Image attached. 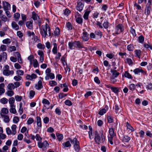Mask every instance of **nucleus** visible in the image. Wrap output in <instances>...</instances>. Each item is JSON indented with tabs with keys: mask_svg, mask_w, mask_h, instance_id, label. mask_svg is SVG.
Wrapping results in <instances>:
<instances>
[{
	"mask_svg": "<svg viewBox=\"0 0 152 152\" xmlns=\"http://www.w3.org/2000/svg\"><path fill=\"white\" fill-rule=\"evenodd\" d=\"M107 119L108 122L109 123H111L113 122V118L111 116H108L107 117Z\"/></svg>",
	"mask_w": 152,
	"mask_h": 152,
	"instance_id": "nucleus-52",
	"label": "nucleus"
},
{
	"mask_svg": "<svg viewBox=\"0 0 152 152\" xmlns=\"http://www.w3.org/2000/svg\"><path fill=\"white\" fill-rule=\"evenodd\" d=\"M34 40V42H40V40L37 36H34L33 37Z\"/></svg>",
	"mask_w": 152,
	"mask_h": 152,
	"instance_id": "nucleus-63",
	"label": "nucleus"
},
{
	"mask_svg": "<svg viewBox=\"0 0 152 152\" xmlns=\"http://www.w3.org/2000/svg\"><path fill=\"white\" fill-rule=\"evenodd\" d=\"M74 149L75 151L77 152H78L80 150V142L79 141L77 142L76 144H75L73 146Z\"/></svg>",
	"mask_w": 152,
	"mask_h": 152,
	"instance_id": "nucleus-19",
	"label": "nucleus"
},
{
	"mask_svg": "<svg viewBox=\"0 0 152 152\" xmlns=\"http://www.w3.org/2000/svg\"><path fill=\"white\" fill-rule=\"evenodd\" d=\"M22 79V77L19 75H18L14 77V79L16 81H19Z\"/></svg>",
	"mask_w": 152,
	"mask_h": 152,
	"instance_id": "nucleus-64",
	"label": "nucleus"
},
{
	"mask_svg": "<svg viewBox=\"0 0 152 152\" xmlns=\"http://www.w3.org/2000/svg\"><path fill=\"white\" fill-rule=\"evenodd\" d=\"M108 108V107H107L106 108V109H105V108L102 109L99 111L98 114L101 115H102L106 113L107 110Z\"/></svg>",
	"mask_w": 152,
	"mask_h": 152,
	"instance_id": "nucleus-27",
	"label": "nucleus"
},
{
	"mask_svg": "<svg viewBox=\"0 0 152 152\" xmlns=\"http://www.w3.org/2000/svg\"><path fill=\"white\" fill-rule=\"evenodd\" d=\"M56 136L58 141H61L63 139V136L62 134L57 133L56 134Z\"/></svg>",
	"mask_w": 152,
	"mask_h": 152,
	"instance_id": "nucleus-41",
	"label": "nucleus"
},
{
	"mask_svg": "<svg viewBox=\"0 0 152 152\" xmlns=\"http://www.w3.org/2000/svg\"><path fill=\"white\" fill-rule=\"evenodd\" d=\"M54 35L56 36H58L60 34V30L58 27H56L55 30L54 32Z\"/></svg>",
	"mask_w": 152,
	"mask_h": 152,
	"instance_id": "nucleus-31",
	"label": "nucleus"
},
{
	"mask_svg": "<svg viewBox=\"0 0 152 152\" xmlns=\"http://www.w3.org/2000/svg\"><path fill=\"white\" fill-rule=\"evenodd\" d=\"M55 78V75L54 74L51 73L48 74H47L45 77V79L46 80H49L50 79L52 80Z\"/></svg>",
	"mask_w": 152,
	"mask_h": 152,
	"instance_id": "nucleus-15",
	"label": "nucleus"
},
{
	"mask_svg": "<svg viewBox=\"0 0 152 152\" xmlns=\"http://www.w3.org/2000/svg\"><path fill=\"white\" fill-rule=\"evenodd\" d=\"M0 115L1 118H4V121L5 122L8 123L10 121V119L8 115L3 114L2 113H0Z\"/></svg>",
	"mask_w": 152,
	"mask_h": 152,
	"instance_id": "nucleus-13",
	"label": "nucleus"
},
{
	"mask_svg": "<svg viewBox=\"0 0 152 152\" xmlns=\"http://www.w3.org/2000/svg\"><path fill=\"white\" fill-rule=\"evenodd\" d=\"M69 140L71 143L73 144L74 145L75 144H76V143L78 142L79 141H78L76 138H74L73 139H72L70 138H69Z\"/></svg>",
	"mask_w": 152,
	"mask_h": 152,
	"instance_id": "nucleus-26",
	"label": "nucleus"
},
{
	"mask_svg": "<svg viewBox=\"0 0 152 152\" xmlns=\"http://www.w3.org/2000/svg\"><path fill=\"white\" fill-rule=\"evenodd\" d=\"M49 84L51 86H56L57 84V83L54 80H51L50 81Z\"/></svg>",
	"mask_w": 152,
	"mask_h": 152,
	"instance_id": "nucleus-55",
	"label": "nucleus"
},
{
	"mask_svg": "<svg viewBox=\"0 0 152 152\" xmlns=\"http://www.w3.org/2000/svg\"><path fill=\"white\" fill-rule=\"evenodd\" d=\"M7 94L9 96H12L14 94V92L12 90L8 91L7 93Z\"/></svg>",
	"mask_w": 152,
	"mask_h": 152,
	"instance_id": "nucleus-54",
	"label": "nucleus"
},
{
	"mask_svg": "<svg viewBox=\"0 0 152 152\" xmlns=\"http://www.w3.org/2000/svg\"><path fill=\"white\" fill-rule=\"evenodd\" d=\"M35 138L37 141H41L42 140V138L38 134H36Z\"/></svg>",
	"mask_w": 152,
	"mask_h": 152,
	"instance_id": "nucleus-61",
	"label": "nucleus"
},
{
	"mask_svg": "<svg viewBox=\"0 0 152 152\" xmlns=\"http://www.w3.org/2000/svg\"><path fill=\"white\" fill-rule=\"evenodd\" d=\"M37 47L39 49H44L45 48V46L41 43H39L37 45Z\"/></svg>",
	"mask_w": 152,
	"mask_h": 152,
	"instance_id": "nucleus-49",
	"label": "nucleus"
},
{
	"mask_svg": "<svg viewBox=\"0 0 152 152\" xmlns=\"http://www.w3.org/2000/svg\"><path fill=\"white\" fill-rule=\"evenodd\" d=\"M126 62L130 66H132L133 64V62L132 60L130 58H128L126 59Z\"/></svg>",
	"mask_w": 152,
	"mask_h": 152,
	"instance_id": "nucleus-42",
	"label": "nucleus"
},
{
	"mask_svg": "<svg viewBox=\"0 0 152 152\" xmlns=\"http://www.w3.org/2000/svg\"><path fill=\"white\" fill-rule=\"evenodd\" d=\"M67 94L63 93H60L58 94V96L60 99H62L64 97L66 96Z\"/></svg>",
	"mask_w": 152,
	"mask_h": 152,
	"instance_id": "nucleus-57",
	"label": "nucleus"
},
{
	"mask_svg": "<svg viewBox=\"0 0 152 152\" xmlns=\"http://www.w3.org/2000/svg\"><path fill=\"white\" fill-rule=\"evenodd\" d=\"M34 121V120L32 118H29L27 121V124L30 125L32 124Z\"/></svg>",
	"mask_w": 152,
	"mask_h": 152,
	"instance_id": "nucleus-56",
	"label": "nucleus"
},
{
	"mask_svg": "<svg viewBox=\"0 0 152 152\" xmlns=\"http://www.w3.org/2000/svg\"><path fill=\"white\" fill-rule=\"evenodd\" d=\"M144 40V38L142 35L139 36L138 37V41L140 43H142Z\"/></svg>",
	"mask_w": 152,
	"mask_h": 152,
	"instance_id": "nucleus-51",
	"label": "nucleus"
},
{
	"mask_svg": "<svg viewBox=\"0 0 152 152\" xmlns=\"http://www.w3.org/2000/svg\"><path fill=\"white\" fill-rule=\"evenodd\" d=\"M1 102L3 104H6L8 102V99L5 98H3L1 99Z\"/></svg>",
	"mask_w": 152,
	"mask_h": 152,
	"instance_id": "nucleus-59",
	"label": "nucleus"
},
{
	"mask_svg": "<svg viewBox=\"0 0 152 152\" xmlns=\"http://www.w3.org/2000/svg\"><path fill=\"white\" fill-rule=\"evenodd\" d=\"M13 17L15 19V21H18L20 17V14L18 12L15 13L14 14Z\"/></svg>",
	"mask_w": 152,
	"mask_h": 152,
	"instance_id": "nucleus-25",
	"label": "nucleus"
},
{
	"mask_svg": "<svg viewBox=\"0 0 152 152\" xmlns=\"http://www.w3.org/2000/svg\"><path fill=\"white\" fill-rule=\"evenodd\" d=\"M94 140L98 144H104L106 142L105 136H104L103 132L99 134L97 131L95 132Z\"/></svg>",
	"mask_w": 152,
	"mask_h": 152,
	"instance_id": "nucleus-1",
	"label": "nucleus"
},
{
	"mask_svg": "<svg viewBox=\"0 0 152 152\" xmlns=\"http://www.w3.org/2000/svg\"><path fill=\"white\" fill-rule=\"evenodd\" d=\"M83 35L81 37L83 41L86 42L88 41L89 39L88 37V35L87 32L84 31L83 33Z\"/></svg>",
	"mask_w": 152,
	"mask_h": 152,
	"instance_id": "nucleus-10",
	"label": "nucleus"
},
{
	"mask_svg": "<svg viewBox=\"0 0 152 152\" xmlns=\"http://www.w3.org/2000/svg\"><path fill=\"white\" fill-rule=\"evenodd\" d=\"M62 145L64 148L70 147L71 146L69 140L68 141L65 142L63 143L62 144Z\"/></svg>",
	"mask_w": 152,
	"mask_h": 152,
	"instance_id": "nucleus-28",
	"label": "nucleus"
},
{
	"mask_svg": "<svg viewBox=\"0 0 152 152\" xmlns=\"http://www.w3.org/2000/svg\"><path fill=\"white\" fill-rule=\"evenodd\" d=\"M143 46L146 49H150L152 50V45H149L148 44L145 43L143 45Z\"/></svg>",
	"mask_w": 152,
	"mask_h": 152,
	"instance_id": "nucleus-48",
	"label": "nucleus"
},
{
	"mask_svg": "<svg viewBox=\"0 0 152 152\" xmlns=\"http://www.w3.org/2000/svg\"><path fill=\"white\" fill-rule=\"evenodd\" d=\"M5 85L4 83L0 84V95H1L5 92V89L4 88Z\"/></svg>",
	"mask_w": 152,
	"mask_h": 152,
	"instance_id": "nucleus-17",
	"label": "nucleus"
},
{
	"mask_svg": "<svg viewBox=\"0 0 152 152\" xmlns=\"http://www.w3.org/2000/svg\"><path fill=\"white\" fill-rule=\"evenodd\" d=\"M15 100L13 97H11L9 99V102L10 104V106L12 105H15L14 103L15 102Z\"/></svg>",
	"mask_w": 152,
	"mask_h": 152,
	"instance_id": "nucleus-37",
	"label": "nucleus"
},
{
	"mask_svg": "<svg viewBox=\"0 0 152 152\" xmlns=\"http://www.w3.org/2000/svg\"><path fill=\"white\" fill-rule=\"evenodd\" d=\"M38 146L39 148H42L43 151H45L48 147L49 144L46 140H45L42 142L40 141L38 142Z\"/></svg>",
	"mask_w": 152,
	"mask_h": 152,
	"instance_id": "nucleus-4",
	"label": "nucleus"
},
{
	"mask_svg": "<svg viewBox=\"0 0 152 152\" xmlns=\"http://www.w3.org/2000/svg\"><path fill=\"white\" fill-rule=\"evenodd\" d=\"M109 133L110 136L114 137L115 136L116 134L114 132V129L112 128H110L109 129Z\"/></svg>",
	"mask_w": 152,
	"mask_h": 152,
	"instance_id": "nucleus-20",
	"label": "nucleus"
},
{
	"mask_svg": "<svg viewBox=\"0 0 152 152\" xmlns=\"http://www.w3.org/2000/svg\"><path fill=\"white\" fill-rule=\"evenodd\" d=\"M124 76L125 77H127L129 79H132L133 77L127 71L125 72Z\"/></svg>",
	"mask_w": 152,
	"mask_h": 152,
	"instance_id": "nucleus-43",
	"label": "nucleus"
},
{
	"mask_svg": "<svg viewBox=\"0 0 152 152\" xmlns=\"http://www.w3.org/2000/svg\"><path fill=\"white\" fill-rule=\"evenodd\" d=\"M66 26L68 30H71L73 29V26L70 23L68 22L66 24Z\"/></svg>",
	"mask_w": 152,
	"mask_h": 152,
	"instance_id": "nucleus-32",
	"label": "nucleus"
},
{
	"mask_svg": "<svg viewBox=\"0 0 152 152\" xmlns=\"http://www.w3.org/2000/svg\"><path fill=\"white\" fill-rule=\"evenodd\" d=\"M110 72L112 73L113 76L115 78L117 77L120 74L118 72L117 70H112V69H111Z\"/></svg>",
	"mask_w": 152,
	"mask_h": 152,
	"instance_id": "nucleus-18",
	"label": "nucleus"
},
{
	"mask_svg": "<svg viewBox=\"0 0 152 152\" xmlns=\"http://www.w3.org/2000/svg\"><path fill=\"white\" fill-rule=\"evenodd\" d=\"M151 9L150 8L145 7V13L147 16H148L150 14Z\"/></svg>",
	"mask_w": 152,
	"mask_h": 152,
	"instance_id": "nucleus-38",
	"label": "nucleus"
},
{
	"mask_svg": "<svg viewBox=\"0 0 152 152\" xmlns=\"http://www.w3.org/2000/svg\"><path fill=\"white\" fill-rule=\"evenodd\" d=\"M42 103L44 104V107L47 109H48L50 108L49 105L50 103L48 100L45 99H44L42 101Z\"/></svg>",
	"mask_w": 152,
	"mask_h": 152,
	"instance_id": "nucleus-14",
	"label": "nucleus"
},
{
	"mask_svg": "<svg viewBox=\"0 0 152 152\" xmlns=\"http://www.w3.org/2000/svg\"><path fill=\"white\" fill-rule=\"evenodd\" d=\"M0 18L2 21L4 22H6L7 21L8 22L9 21V19H8L5 15L3 14L0 17Z\"/></svg>",
	"mask_w": 152,
	"mask_h": 152,
	"instance_id": "nucleus-29",
	"label": "nucleus"
},
{
	"mask_svg": "<svg viewBox=\"0 0 152 152\" xmlns=\"http://www.w3.org/2000/svg\"><path fill=\"white\" fill-rule=\"evenodd\" d=\"M43 88L42 81L39 80L38 81L37 86L36 87V89L37 90H39Z\"/></svg>",
	"mask_w": 152,
	"mask_h": 152,
	"instance_id": "nucleus-30",
	"label": "nucleus"
},
{
	"mask_svg": "<svg viewBox=\"0 0 152 152\" xmlns=\"http://www.w3.org/2000/svg\"><path fill=\"white\" fill-rule=\"evenodd\" d=\"M91 8H93V7H89L87 9V11L85 12L83 15V18L85 20H87L88 18V15L91 11L90 9Z\"/></svg>",
	"mask_w": 152,
	"mask_h": 152,
	"instance_id": "nucleus-9",
	"label": "nucleus"
},
{
	"mask_svg": "<svg viewBox=\"0 0 152 152\" xmlns=\"http://www.w3.org/2000/svg\"><path fill=\"white\" fill-rule=\"evenodd\" d=\"M2 57L4 59H7V54L5 52H3L2 53V55H0V62L2 60Z\"/></svg>",
	"mask_w": 152,
	"mask_h": 152,
	"instance_id": "nucleus-34",
	"label": "nucleus"
},
{
	"mask_svg": "<svg viewBox=\"0 0 152 152\" xmlns=\"http://www.w3.org/2000/svg\"><path fill=\"white\" fill-rule=\"evenodd\" d=\"M11 108L10 109V113L13 114H15L17 113V111L15 109V106L12 105L10 106Z\"/></svg>",
	"mask_w": 152,
	"mask_h": 152,
	"instance_id": "nucleus-24",
	"label": "nucleus"
},
{
	"mask_svg": "<svg viewBox=\"0 0 152 152\" xmlns=\"http://www.w3.org/2000/svg\"><path fill=\"white\" fill-rule=\"evenodd\" d=\"M11 128L12 130V134L13 135H15L17 133L16 130L17 128L16 125L15 124H13L12 125Z\"/></svg>",
	"mask_w": 152,
	"mask_h": 152,
	"instance_id": "nucleus-21",
	"label": "nucleus"
},
{
	"mask_svg": "<svg viewBox=\"0 0 152 152\" xmlns=\"http://www.w3.org/2000/svg\"><path fill=\"white\" fill-rule=\"evenodd\" d=\"M9 112L8 109L6 108H3L1 109V113H2L3 114H7Z\"/></svg>",
	"mask_w": 152,
	"mask_h": 152,
	"instance_id": "nucleus-40",
	"label": "nucleus"
},
{
	"mask_svg": "<svg viewBox=\"0 0 152 152\" xmlns=\"http://www.w3.org/2000/svg\"><path fill=\"white\" fill-rule=\"evenodd\" d=\"M68 45L69 48L71 49H75L76 48L80 49L85 48L83 43L79 41L69 42Z\"/></svg>",
	"mask_w": 152,
	"mask_h": 152,
	"instance_id": "nucleus-3",
	"label": "nucleus"
},
{
	"mask_svg": "<svg viewBox=\"0 0 152 152\" xmlns=\"http://www.w3.org/2000/svg\"><path fill=\"white\" fill-rule=\"evenodd\" d=\"M47 31L48 32L49 36H51L50 28L48 24L46 23L45 26L42 25L40 29V33L42 36L44 38L46 37L48 35Z\"/></svg>",
	"mask_w": 152,
	"mask_h": 152,
	"instance_id": "nucleus-2",
	"label": "nucleus"
},
{
	"mask_svg": "<svg viewBox=\"0 0 152 152\" xmlns=\"http://www.w3.org/2000/svg\"><path fill=\"white\" fill-rule=\"evenodd\" d=\"M33 66L34 68H36L39 67V64L36 59H34L33 60Z\"/></svg>",
	"mask_w": 152,
	"mask_h": 152,
	"instance_id": "nucleus-36",
	"label": "nucleus"
},
{
	"mask_svg": "<svg viewBox=\"0 0 152 152\" xmlns=\"http://www.w3.org/2000/svg\"><path fill=\"white\" fill-rule=\"evenodd\" d=\"M115 113H119L121 111L120 107L117 105V104H115Z\"/></svg>",
	"mask_w": 152,
	"mask_h": 152,
	"instance_id": "nucleus-39",
	"label": "nucleus"
},
{
	"mask_svg": "<svg viewBox=\"0 0 152 152\" xmlns=\"http://www.w3.org/2000/svg\"><path fill=\"white\" fill-rule=\"evenodd\" d=\"M127 50L130 51H133L134 49V46L133 44H131L129 45L127 47Z\"/></svg>",
	"mask_w": 152,
	"mask_h": 152,
	"instance_id": "nucleus-33",
	"label": "nucleus"
},
{
	"mask_svg": "<svg viewBox=\"0 0 152 152\" xmlns=\"http://www.w3.org/2000/svg\"><path fill=\"white\" fill-rule=\"evenodd\" d=\"M111 90L113 92H114L116 94H118L119 90L118 88L115 87H113L111 88Z\"/></svg>",
	"mask_w": 152,
	"mask_h": 152,
	"instance_id": "nucleus-46",
	"label": "nucleus"
},
{
	"mask_svg": "<svg viewBox=\"0 0 152 152\" xmlns=\"http://www.w3.org/2000/svg\"><path fill=\"white\" fill-rule=\"evenodd\" d=\"M33 21H27L26 23V27L29 29H31L33 28L32 27Z\"/></svg>",
	"mask_w": 152,
	"mask_h": 152,
	"instance_id": "nucleus-23",
	"label": "nucleus"
},
{
	"mask_svg": "<svg viewBox=\"0 0 152 152\" xmlns=\"http://www.w3.org/2000/svg\"><path fill=\"white\" fill-rule=\"evenodd\" d=\"M133 72L135 74L139 75L140 72L143 74H145L146 73L145 71H143L142 69L140 68H137L134 69L133 71Z\"/></svg>",
	"mask_w": 152,
	"mask_h": 152,
	"instance_id": "nucleus-11",
	"label": "nucleus"
},
{
	"mask_svg": "<svg viewBox=\"0 0 152 152\" xmlns=\"http://www.w3.org/2000/svg\"><path fill=\"white\" fill-rule=\"evenodd\" d=\"M7 88L8 89L10 90L14 89L15 88V86L12 83H10L7 86Z\"/></svg>",
	"mask_w": 152,
	"mask_h": 152,
	"instance_id": "nucleus-35",
	"label": "nucleus"
},
{
	"mask_svg": "<svg viewBox=\"0 0 152 152\" xmlns=\"http://www.w3.org/2000/svg\"><path fill=\"white\" fill-rule=\"evenodd\" d=\"M60 86L61 88L64 87V88L63 90V91L64 92H66L67 91L69 90L67 85L66 83H64L63 84H61L60 85Z\"/></svg>",
	"mask_w": 152,
	"mask_h": 152,
	"instance_id": "nucleus-22",
	"label": "nucleus"
},
{
	"mask_svg": "<svg viewBox=\"0 0 152 152\" xmlns=\"http://www.w3.org/2000/svg\"><path fill=\"white\" fill-rule=\"evenodd\" d=\"M37 122L38 129H41L42 128V125L41 120L40 117H37Z\"/></svg>",
	"mask_w": 152,
	"mask_h": 152,
	"instance_id": "nucleus-12",
	"label": "nucleus"
},
{
	"mask_svg": "<svg viewBox=\"0 0 152 152\" xmlns=\"http://www.w3.org/2000/svg\"><path fill=\"white\" fill-rule=\"evenodd\" d=\"M32 16L31 18L34 20H37V18L38 17V16L36 14L35 12H33L32 13Z\"/></svg>",
	"mask_w": 152,
	"mask_h": 152,
	"instance_id": "nucleus-44",
	"label": "nucleus"
},
{
	"mask_svg": "<svg viewBox=\"0 0 152 152\" xmlns=\"http://www.w3.org/2000/svg\"><path fill=\"white\" fill-rule=\"evenodd\" d=\"M11 26L13 29L15 30H18L19 29V26L14 21L12 22Z\"/></svg>",
	"mask_w": 152,
	"mask_h": 152,
	"instance_id": "nucleus-16",
	"label": "nucleus"
},
{
	"mask_svg": "<svg viewBox=\"0 0 152 152\" xmlns=\"http://www.w3.org/2000/svg\"><path fill=\"white\" fill-rule=\"evenodd\" d=\"M136 88V86L135 85L132 83L130 84L129 86V89L130 90H131L132 91H133L135 90Z\"/></svg>",
	"mask_w": 152,
	"mask_h": 152,
	"instance_id": "nucleus-50",
	"label": "nucleus"
},
{
	"mask_svg": "<svg viewBox=\"0 0 152 152\" xmlns=\"http://www.w3.org/2000/svg\"><path fill=\"white\" fill-rule=\"evenodd\" d=\"M130 31L133 37H135L136 36V34L135 31V29L133 28V26L131 28Z\"/></svg>",
	"mask_w": 152,
	"mask_h": 152,
	"instance_id": "nucleus-45",
	"label": "nucleus"
},
{
	"mask_svg": "<svg viewBox=\"0 0 152 152\" xmlns=\"http://www.w3.org/2000/svg\"><path fill=\"white\" fill-rule=\"evenodd\" d=\"M84 6L82 2L78 1L76 7V9L79 12H81Z\"/></svg>",
	"mask_w": 152,
	"mask_h": 152,
	"instance_id": "nucleus-8",
	"label": "nucleus"
},
{
	"mask_svg": "<svg viewBox=\"0 0 152 152\" xmlns=\"http://www.w3.org/2000/svg\"><path fill=\"white\" fill-rule=\"evenodd\" d=\"M130 139V137L129 136L126 135L124 136L123 138V141L124 142H128Z\"/></svg>",
	"mask_w": 152,
	"mask_h": 152,
	"instance_id": "nucleus-47",
	"label": "nucleus"
},
{
	"mask_svg": "<svg viewBox=\"0 0 152 152\" xmlns=\"http://www.w3.org/2000/svg\"><path fill=\"white\" fill-rule=\"evenodd\" d=\"M124 27L121 24H119L115 26V33L116 34H120L124 30Z\"/></svg>",
	"mask_w": 152,
	"mask_h": 152,
	"instance_id": "nucleus-6",
	"label": "nucleus"
},
{
	"mask_svg": "<svg viewBox=\"0 0 152 152\" xmlns=\"http://www.w3.org/2000/svg\"><path fill=\"white\" fill-rule=\"evenodd\" d=\"M76 21L79 24H81L83 23V19L81 18L78 17L76 20Z\"/></svg>",
	"mask_w": 152,
	"mask_h": 152,
	"instance_id": "nucleus-60",
	"label": "nucleus"
},
{
	"mask_svg": "<svg viewBox=\"0 0 152 152\" xmlns=\"http://www.w3.org/2000/svg\"><path fill=\"white\" fill-rule=\"evenodd\" d=\"M16 73L18 75H23L24 74V72L22 70H19L17 71Z\"/></svg>",
	"mask_w": 152,
	"mask_h": 152,
	"instance_id": "nucleus-62",
	"label": "nucleus"
},
{
	"mask_svg": "<svg viewBox=\"0 0 152 152\" xmlns=\"http://www.w3.org/2000/svg\"><path fill=\"white\" fill-rule=\"evenodd\" d=\"M3 8L5 11L9 10L10 9V5L7 2L3 1L2 2Z\"/></svg>",
	"mask_w": 152,
	"mask_h": 152,
	"instance_id": "nucleus-7",
	"label": "nucleus"
},
{
	"mask_svg": "<svg viewBox=\"0 0 152 152\" xmlns=\"http://www.w3.org/2000/svg\"><path fill=\"white\" fill-rule=\"evenodd\" d=\"M65 104L66 105L69 106H70L72 105V102L69 100H66L65 102Z\"/></svg>",
	"mask_w": 152,
	"mask_h": 152,
	"instance_id": "nucleus-58",
	"label": "nucleus"
},
{
	"mask_svg": "<svg viewBox=\"0 0 152 152\" xmlns=\"http://www.w3.org/2000/svg\"><path fill=\"white\" fill-rule=\"evenodd\" d=\"M136 56L140 58L141 55V51L140 50H137L134 51Z\"/></svg>",
	"mask_w": 152,
	"mask_h": 152,
	"instance_id": "nucleus-53",
	"label": "nucleus"
},
{
	"mask_svg": "<svg viewBox=\"0 0 152 152\" xmlns=\"http://www.w3.org/2000/svg\"><path fill=\"white\" fill-rule=\"evenodd\" d=\"M4 69L3 72V74L4 75L8 76L9 75H12L14 73V72L13 70H9V66L7 65L4 67Z\"/></svg>",
	"mask_w": 152,
	"mask_h": 152,
	"instance_id": "nucleus-5",
	"label": "nucleus"
}]
</instances>
